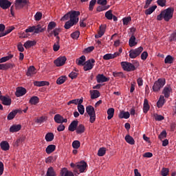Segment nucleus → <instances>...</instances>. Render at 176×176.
<instances>
[{"mask_svg":"<svg viewBox=\"0 0 176 176\" xmlns=\"http://www.w3.org/2000/svg\"><path fill=\"white\" fill-rule=\"evenodd\" d=\"M174 14V8H168L162 11H161L160 14L157 16V20L158 21H162L164 20L165 21H168L173 19V16Z\"/></svg>","mask_w":176,"mask_h":176,"instance_id":"1","label":"nucleus"},{"mask_svg":"<svg viewBox=\"0 0 176 176\" xmlns=\"http://www.w3.org/2000/svg\"><path fill=\"white\" fill-rule=\"evenodd\" d=\"M166 85V79L164 78H159L157 81L154 82L153 86V91L155 93L157 91H160L161 89H163Z\"/></svg>","mask_w":176,"mask_h":176,"instance_id":"2","label":"nucleus"},{"mask_svg":"<svg viewBox=\"0 0 176 176\" xmlns=\"http://www.w3.org/2000/svg\"><path fill=\"white\" fill-rule=\"evenodd\" d=\"M86 112L89 116L90 123H94L96 122V111L94 107L91 105L87 106L86 107Z\"/></svg>","mask_w":176,"mask_h":176,"instance_id":"3","label":"nucleus"},{"mask_svg":"<svg viewBox=\"0 0 176 176\" xmlns=\"http://www.w3.org/2000/svg\"><path fill=\"white\" fill-rule=\"evenodd\" d=\"M144 47H139L135 50H131L129 52L130 58H136V57H138V56L142 53Z\"/></svg>","mask_w":176,"mask_h":176,"instance_id":"4","label":"nucleus"},{"mask_svg":"<svg viewBox=\"0 0 176 176\" xmlns=\"http://www.w3.org/2000/svg\"><path fill=\"white\" fill-rule=\"evenodd\" d=\"M121 67L124 69V71H126V72H131V71H135V66L131 63L122 62Z\"/></svg>","mask_w":176,"mask_h":176,"instance_id":"5","label":"nucleus"},{"mask_svg":"<svg viewBox=\"0 0 176 176\" xmlns=\"http://www.w3.org/2000/svg\"><path fill=\"white\" fill-rule=\"evenodd\" d=\"M78 16H80V12L79 11H75L72 10L70 11V21L72 23H74V24H76L79 21V17Z\"/></svg>","mask_w":176,"mask_h":176,"instance_id":"6","label":"nucleus"},{"mask_svg":"<svg viewBox=\"0 0 176 176\" xmlns=\"http://www.w3.org/2000/svg\"><path fill=\"white\" fill-rule=\"evenodd\" d=\"M94 63H96V60L94 58L87 60L84 64V71H90V69H93L94 67Z\"/></svg>","mask_w":176,"mask_h":176,"instance_id":"7","label":"nucleus"},{"mask_svg":"<svg viewBox=\"0 0 176 176\" xmlns=\"http://www.w3.org/2000/svg\"><path fill=\"white\" fill-rule=\"evenodd\" d=\"M29 2V0H16L15 8L16 9H23Z\"/></svg>","mask_w":176,"mask_h":176,"instance_id":"8","label":"nucleus"},{"mask_svg":"<svg viewBox=\"0 0 176 176\" xmlns=\"http://www.w3.org/2000/svg\"><path fill=\"white\" fill-rule=\"evenodd\" d=\"M65 61H67V57L60 56L54 60V64L56 67H63L65 64Z\"/></svg>","mask_w":176,"mask_h":176,"instance_id":"9","label":"nucleus"},{"mask_svg":"<svg viewBox=\"0 0 176 176\" xmlns=\"http://www.w3.org/2000/svg\"><path fill=\"white\" fill-rule=\"evenodd\" d=\"M10 6H12V3L8 0H0V8L3 10L9 9Z\"/></svg>","mask_w":176,"mask_h":176,"instance_id":"10","label":"nucleus"},{"mask_svg":"<svg viewBox=\"0 0 176 176\" xmlns=\"http://www.w3.org/2000/svg\"><path fill=\"white\" fill-rule=\"evenodd\" d=\"M54 120L56 122V123H67L68 122V120L67 118H64L60 114H56L54 117Z\"/></svg>","mask_w":176,"mask_h":176,"instance_id":"11","label":"nucleus"},{"mask_svg":"<svg viewBox=\"0 0 176 176\" xmlns=\"http://www.w3.org/2000/svg\"><path fill=\"white\" fill-rule=\"evenodd\" d=\"M99 31L98 32V34L95 35V38L96 39H98V38H101L104 34H105V30H107V25H102L99 28Z\"/></svg>","mask_w":176,"mask_h":176,"instance_id":"12","label":"nucleus"},{"mask_svg":"<svg viewBox=\"0 0 176 176\" xmlns=\"http://www.w3.org/2000/svg\"><path fill=\"white\" fill-rule=\"evenodd\" d=\"M77 168L79 170L80 173H85L86 168H87V163L85 161H82L76 165Z\"/></svg>","mask_w":176,"mask_h":176,"instance_id":"13","label":"nucleus"},{"mask_svg":"<svg viewBox=\"0 0 176 176\" xmlns=\"http://www.w3.org/2000/svg\"><path fill=\"white\" fill-rule=\"evenodd\" d=\"M27 93V89L25 88L20 87L16 88L15 95L16 97H23Z\"/></svg>","mask_w":176,"mask_h":176,"instance_id":"14","label":"nucleus"},{"mask_svg":"<svg viewBox=\"0 0 176 176\" xmlns=\"http://www.w3.org/2000/svg\"><path fill=\"white\" fill-rule=\"evenodd\" d=\"M96 80L98 83H104V82H108L109 78H107L104 74H98L96 76Z\"/></svg>","mask_w":176,"mask_h":176,"instance_id":"15","label":"nucleus"},{"mask_svg":"<svg viewBox=\"0 0 176 176\" xmlns=\"http://www.w3.org/2000/svg\"><path fill=\"white\" fill-rule=\"evenodd\" d=\"M3 105L9 106L12 104V99L9 96H1Z\"/></svg>","mask_w":176,"mask_h":176,"instance_id":"16","label":"nucleus"},{"mask_svg":"<svg viewBox=\"0 0 176 176\" xmlns=\"http://www.w3.org/2000/svg\"><path fill=\"white\" fill-rule=\"evenodd\" d=\"M173 91V89L170 85L165 87L162 91V94L164 95L165 98H168L170 97V93Z\"/></svg>","mask_w":176,"mask_h":176,"instance_id":"17","label":"nucleus"},{"mask_svg":"<svg viewBox=\"0 0 176 176\" xmlns=\"http://www.w3.org/2000/svg\"><path fill=\"white\" fill-rule=\"evenodd\" d=\"M118 56H119V53L115 52L114 54H106L103 56V58L106 60H108L116 58Z\"/></svg>","mask_w":176,"mask_h":176,"instance_id":"18","label":"nucleus"},{"mask_svg":"<svg viewBox=\"0 0 176 176\" xmlns=\"http://www.w3.org/2000/svg\"><path fill=\"white\" fill-rule=\"evenodd\" d=\"M79 122L78 120H74L71 122L68 127L69 131H75L78 127Z\"/></svg>","mask_w":176,"mask_h":176,"instance_id":"19","label":"nucleus"},{"mask_svg":"<svg viewBox=\"0 0 176 176\" xmlns=\"http://www.w3.org/2000/svg\"><path fill=\"white\" fill-rule=\"evenodd\" d=\"M83 102V98H80L79 100V103L78 104V111L80 115H83L85 113V106L82 104Z\"/></svg>","mask_w":176,"mask_h":176,"instance_id":"20","label":"nucleus"},{"mask_svg":"<svg viewBox=\"0 0 176 176\" xmlns=\"http://www.w3.org/2000/svg\"><path fill=\"white\" fill-rule=\"evenodd\" d=\"M21 130V124H13L10 128V133H17V131H20Z\"/></svg>","mask_w":176,"mask_h":176,"instance_id":"21","label":"nucleus"},{"mask_svg":"<svg viewBox=\"0 0 176 176\" xmlns=\"http://www.w3.org/2000/svg\"><path fill=\"white\" fill-rule=\"evenodd\" d=\"M85 61H86V56L82 55L79 58L76 60V64H77V65L83 66L85 65Z\"/></svg>","mask_w":176,"mask_h":176,"instance_id":"22","label":"nucleus"},{"mask_svg":"<svg viewBox=\"0 0 176 176\" xmlns=\"http://www.w3.org/2000/svg\"><path fill=\"white\" fill-rule=\"evenodd\" d=\"M151 107L149 106V103L148 99L145 98L143 104V112L144 113H148V111H149Z\"/></svg>","mask_w":176,"mask_h":176,"instance_id":"23","label":"nucleus"},{"mask_svg":"<svg viewBox=\"0 0 176 176\" xmlns=\"http://www.w3.org/2000/svg\"><path fill=\"white\" fill-rule=\"evenodd\" d=\"M10 68H13V65H12V63H7L4 64H0V69L2 71H6Z\"/></svg>","mask_w":176,"mask_h":176,"instance_id":"24","label":"nucleus"},{"mask_svg":"<svg viewBox=\"0 0 176 176\" xmlns=\"http://www.w3.org/2000/svg\"><path fill=\"white\" fill-rule=\"evenodd\" d=\"M90 94L91 100H96V98H98L101 96L98 90L90 91Z\"/></svg>","mask_w":176,"mask_h":176,"instance_id":"25","label":"nucleus"},{"mask_svg":"<svg viewBox=\"0 0 176 176\" xmlns=\"http://www.w3.org/2000/svg\"><path fill=\"white\" fill-rule=\"evenodd\" d=\"M55 151H56V145L54 144L48 145L45 149V152L46 153H47V155H50V153H53V152H54Z\"/></svg>","mask_w":176,"mask_h":176,"instance_id":"26","label":"nucleus"},{"mask_svg":"<svg viewBox=\"0 0 176 176\" xmlns=\"http://www.w3.org/2000/svg\"><path fill=\"white\" fill-rule=\"evenodd\" d=\"M124 140L126 142L130 145H134L135 144V140H134V138H133V137H131L130 135H126Z\"/></svg>","mask_w":176,"mask_h":176,"instance_id":"27","label":"nucleus"},{"mask_svg":"<svg viewBox=\"0 0 176 176\" xmlns=\"http://www.w3.org/2000/svg\"><path fill=\"white\" fill-rule=\"evenodd\" d=\"M17 113H19V110H17V109L11 111L8 115V117H7L8 120H13V119H14V118L16 117Z\"/></svg>","mask_w":176,"mask_h":176,"instance_id":"28","label":"nucleus"},{"mask_svg":"<svg viewBox=\"0 0 176 176\" xmlns=\"http://www.w3.org/2000/svg\"><path fill=\"white\" fill-rule=\"evenodd\" d=\"M35 45H36L35 41H28L24 43L23 46L26 49H30V47H32V46H35Z\"/></svg>","mask_w":176,"mask_h":176,"instance_id":"29","label":"nucleus"},{"mask_svg":"<svg viewBox=\"0 0 176 176\" xmlns=\"http://www.w3.org/2000/svg\"><path fill=\"white\" fill-rule=\"evenodd\" d=\"M86 129L85 128V125L83 124H79L77 126V128L76 129V133L77 134H83V133L85 131Z\"/></svg>","mask_w":176,"mask_h":176,"instance_id":"30","label":"nucleus"},{"mask_svg":"<svg viewBox=\"0 0 176 176\" xmlns=\"http://www.w3.org/2000/svg\"><path fill=\"white\" fill-rule=\"evenodd\" d=\"M34 85L37 87H42V86H49L47 81H34Z\"/></svg>","mask_w":176,"mask_h":176,"instance_id":"31","label":"nucleus"},{"mask_svg":"<svg viewBox=\"0 0 176 176\" xmlns=\"http://www.w3.org/2000/svg\"><path fill=\"white\" fill-rule=\"evenodd\" d=\"M60 175L61 176H75L74 175V173H72V171H69L66 168H63L61 170Z\"/></svg>","mask_w":176,"mask_h":176,"instance_id":"32","label":"nucleus"},{"mask_svg":"<svg viewBox=\"0 0 176 176\" xmlns=\"http://www.w3.org/2000/svg\"><path fill=\"white\" fill-rule=\"evenodd\" d=\"M0 146L3 151H9L10 148L9 143L6 141L1 142L0 144Z\"/></svg>","mask_w":176,"mask_h":176,"instance_id":"33","label":"nucleus"},{"mask_svg":"<svg viewBox=\"0 0 176 176\" xmlns=\"http://www.w3.org/2000/svg\"><path fill=\"white\" fill-rule=\"evenodd\" d=\"M44 31L45 28H43V26H42V25L38 24L37 25H35L34 34H41V32H43Z\"/></svg>","mask_w":176,"mask_h":176,"instance_id":"34","label":"nucleus"},{"mask_svg":"<svg viewBox=\"0 0 176 176\" xmlns=\"http://www.w3.org/2000/svg\"><path fill=\"white\" fill-rule=\"evenodd\" d=\"M29 103H30L31 105H36V104L39 103V98H38V96H32L30 98Z\"/></svg>","mask_w":176,"mask_h":176,"instance_id":"35","label":"nucleus"},{"mask_svg":"<svg viewBox=\"0 0 176 176\" xmlns=\"http://www.w3.org/2000/svg\"><path fill=\"white\" fill-rule=\"evenodd\" d=\"M157 8V6H153L150 7L148 9L145 10V14L146 16L149 14H152L155 12V10H156Z\"/></svg>","mask_w":176,"mask_h":176,"instance_id":"36","label":"nucleus"},{"mask_svg":"<svg viewBox=\"0 0 176 176\" xmlns=\"http://www.w3.org/2000/svg\"><path fill=\"white\" fill-rule=\"evenodd\" d=\"M130 47L136 46L137 42L135 41V36L132 34L129 41Z\"/></svg>","mask_w":176,"mask_h":176,"instance_id":"37","label":"nucleus"},{"mask_svg":"<svg viewBox=\"0 0 176 176\" xmlns=\"http://www.w3.org/2000/svg\"><path fill=\"white\" fill-rule=\"evenodd\" d=\"M164 102H166V100L164 99V96H161L157 102V107L158 108H162L163 105H164Z\"/></svg>","mask_w":176,"mask_h":176,"instance_id":"38","label":"nucleus"},{"mask_svg":"<svg viewBox=\"0 0 176 176\" xmlns=\"http://www.w3.org/2000/svg\"><path fill=\"white\" fill-rule=\"evenodd\" d=\"M115 114V109L113 108H109L107 110V119L108 120H111V118H113V115Z\"/></svg>","mask_w":176,"mask_h":176,"instance_id":"39","label":"nucleus"},{"mask_svg":"<svg viewBox=\"0 0 176 176\" xmlns=\"http://www.w3.org/2000/svg\"><path fill=\"white\" fill-rule=\"evenodd\" d=\"M36 69H35V67L30 66L28 68V72L26 73L27 76H32V75H34L35 74Z\"/></svg>","mask_w":176,"mask_h":176,"instance_id":"40","label":"nucleus"},{"mask_svg":"<svg viewBox=\"0 0 176 176\" xmlns=\"http://www.w3.org/2000/svg\"><path fill=\"white\" fill-rule=\"evenodd\" d=\"M119 118L120 119H129V118H130V113H129V111H121L119 115Z\"/></svg>","mask_w":176,"mask_h":176,"instance_id":"41","label":"nucleus"},{"mask_svg":"<svg viewBox=\"0 0 176 176\" xmlns=\"http://www.w3.org/2000/svg\"><path fill=\"white\" fill-rule=\"evenodd\" d=\"M54 140V135L53 133H48L45 135V141L50 142Z\"/></svg>","mask_w":176,"mask_h":176,"instance_id":"42","label":"nucleus"},{"mask_svg":"<svg viewBox=\"0 0 176 176\" xmlns=\"http://www.w3.org/2000/svg\"><path fill=\"white\" fill-rule=\"evenodd\" d=\"M13 30H14V26L9 27L8 30H6L4 32H1V34H0V36H6V35H8V34H10V32H12Z\"/></svg>","mask_w":176,"mask_h":176,"instance_id":"43","label":"nucleus"},{"mask_svg":"<svg viewBox=\"0 0 176 176\" xmlns=\"http://www.w3.org/2000/svg\"><path fill=\"white\" fill-rule=\"evenodd\" d=\"M165 64H173L174 63V58L170 55H168L164 59Z\"/></svg>","mask_w":176,"mask_h":176,"instance_id":"44","label":"nucleus"},{"mask_svg":"<svg viewBox=\"0 0 176 176\" xmlns=\"http://www.w3.org/2000/svg\"><path fill=\"white\" fill-rule=\"evenodd\" d=\"M107 153V148L105 147H101L98 151V156L102 157Z\"/></svg>","mask_w":176,"mask_h":176,"instance_id":"45","label":"nucleus"},{"mask_svg":"<svg viewBox=\"0 0 176 176\" xmlns=\"http://www.w3.org/2000/svg\"><path fill=\"white\" fill-rule=\"evenodd\" d=\"M11 58H13V54H9L7 56L2 57L0 59V63H6V61H9Z\"/></svg>","mask_w":176,"mask_h":176,"instance_id":"46","label":"nucleus"},{"mask_svg":"<svg viewBox=\"0 0 176 176\" xmlns=\"http://www.w3.org/2000/svg\"><path fill=\"white\" fill-rule=\"evenodd\" d=\"M46 175L47 176H56V172H54V169L53 168V167H50L47 169Z\"/></svg>","mask_w":176,"mask_h":176,"instance_id":"47","label":"nucleus"},{"mask_svg":"<svg viewBox=\"0 0 176 176\" xmlns=\"http://www.w3.org/2000/svg\"><path fill=\"white\" fill-rule=\"evenodd\" d=\"M65 80H67V77L63 76L59 77L56 80V83H57V85H63V83L65 82Z\"/></svg>","mask_w":176,"mask_h":176,"instance_id":"48","label":"nucleus"},{"mask_svg":"<svg viewBox=\"0 0 176 176\" xmlns=\"http://www.w3.org/2000/svg\"><path fill=\"white\" fill-rule=\"evenodd\" d=\"M56 28V23L54 21H51L47 25V32H50L52 30Z\"/></svg>","mask_w":176,"mask_h":176,"instance_id":"49","label":"nucleus"},{"mask_svg":"<svg viewBox=\"0 0 176 176\" xmlns=\"http://www.w3.org/2000/svg\"><path fill=\"white\" fill-rule=\"evenodd\" d=\"M167 138V132L164 130L162 131V133L159 135L158 138L160 140V141H163L164 138Z\"/></svg>","mask_w":176,"mask_h":176,"instance_id":"50","label":"nucleus"},{"mask_svg":"<svg viewBox=\"0 0 176 176\" xmlns=\"http://www.w3.org/2000/svg\"><path fill=\"white\" fill-rule=\"evenodd\" d=\"M75 24H76V23L72 22L71 21H68L65 24V30H69V28L71 27H73V25H75Z\"/></svg>","mask_w":176,"mask_h":176,"instance_id":"51","label":"nucleus"},{"mask_svg":"<svg viewBox=\"0 0 176 176\" xmlns=\"http://www.w3.org/2000/svg\"><path fill=\"white\" fill-rule=\"evenodd\" d=\"M113 76L114 78H124V74L122 72H113Z\"/></svg>","mask_w":176,"mask_h":176,"instance_id":"52","label":"nucleus"},{"mask_svg":"<svg viewBox=\"0 0 176 176\" xmlns=\"http://www.w3.org/2000/svg\"><path fill=\"white\" fill-rule=\"evenodd\" d=\"M72 146L74 149H78L80 147V142L79 140H74L72 142Z\"/></svg>","mask_w":176,"mask_h":176,"instance_id":"53","label":"nucleus"},{"mask_svg":"<svg viewBox=\"0 0 176 176\" xmlns=\"http://www.w3.org/2000/svg\"><path fill=\"white\" fill-rule=\"evenodd\" d=\"M57 159V157L54 156H50L45 160V163H53L54 162H56V160Z\"/></svg>","mask_w":176,"mask_h":176,"instance_id":"54","label":"nucleus"},{"mask_svg":"<svg viewBox=\"0 0 176 176\" xmlns=\"http://www.w3.org/2000/svg\"><path fill=\"white\" fill-rule=\"evenodd\" d=\"M96 3L97 0H91L89 2V10H90V12H92L93 9H94V6L96 5Z\"/></svg>","mask_w":176,"mask_h":176,"instance_id":"55","label":"nucleus"},{"mask_svg":"<svg viewBox=\"0 0 176 176\" xmlns=\"http://www.w3.org/2000/svg\"><path fill=\"white\" fill-rule=\"evenodd\" d=\"M105 17L107 19V20H112V17H113L112 10L107 11L105 13Z\"/></svg>","mask_w":176,"mask_h":176,"instance_id":"56","label":"nucleus"},{"mask_svg":"<svg viewBox=\"0 0 176 176\" xmlns=\"http://www.w3.org/2000/svg\"><path fill=\"white\" fill-rule=\"evenodd\" d=\"M168 173H170V170L167 168H162L161 170V175L162 176H167L168 175Z\"/></svg>","mask_w":176,"mask_h":176,"instance_id":"57","label":"nucleus"},{"mask_svg":"<svg viewBox=\"0 0 176 176\" xmlns=\"http://www.w3.org/2000/svg\"><path fill=\"white\" fill-rule=\"evenodd\" d=\"M167 1L166 0H157V3L158 6H161V8H164L166 6Z\"/></svg>","mask_w":176,"mask_h":176,"instance_id":"58","label":"nucleus"},{"mask_svg":"<svg viewBox=\"0 0 176 176\" xmlns=\"http://www.w3.org/2000/svg\"><path fill=\"white\" fill-rule=\"evenodd\" d=\"M53 50L54 52H58V50H60V43H58V41H56V42L54 44Z\"/></svg>","mask_w":176,"mask_h":176,"instance_id":"59","label":"nucleus"},{"mask_svg":"<svg viewBox=\"0 0 176 176\" xmlns=\"http://www.w3.org/2000/svg\"><path fill=\"white\" fill-rule=\"evenodd\" d=\"M80 100V99H74V100H69L67 102V105H71V104H74V105H79Z\"/></svg>","mask_w":176,"mask_h":176,"instance_id":"60","label":"nucleus"},{"mask_svg":"<svg viewBox=\"0 0 176 176\" xmlns=\"http://www.w3.org/2000/svg\"><path fill=\"white\" fill-rule=\"evenodd\" d=\"M42 19V12H37L36 14L34 15V19L36 21H39Z\"/></svg>","mask_w":176,"mask_h":176,"instance_id":"61","label":"nucleus"},{"mask_svg":"<svg viewBox=\"0 0 176 176\" xmlns=\"http://www.w3.org/2000/svg\"><path fill=\"white\" fill-rule=\"evenodd\" d=\"M170 42H176V30L169 37Z\"/></svg>","mask_w":176,"mask_h":176,"instance_id":"62","label":"nucleus"},{"mask_svg":"<svg viewBox=\"0 0 176 176\" xmlns=\"http://www.w3.org/2000/svg\"><path fill=\"white\" fill-rule=\"evenodd\" d=\"M80 35V32H79V31H76L71 34V36L73 39H78Z\"/></svg>","mask_w":176,"mask_h":176,"instance_id":"63","label":"nucleus"},{"mask_svg":"<svg viewBox=\"0 0 176 176\" xmlns=\"http://www.w3.org/2000/svg\"><path fill=\"white\" fill-rule=\"evenodd\" d=\"M131 21V16L123 18L122 21H123L124 25H127L129 24V22Z\"/></svg>","mask_w":176,"mask_h":176,"instance_id":"64","label":"nucleus"}]
</instances>
